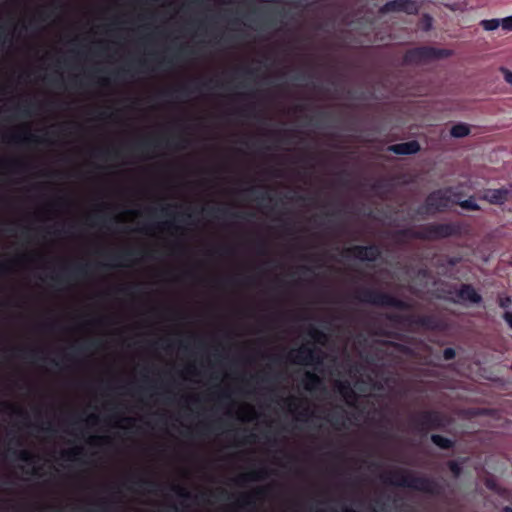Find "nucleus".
Returning a JSON list of instances; mask_svg holds the SVG:
<instances>
[{
  "instance_id": "1",
  "label": "nucleus",
  "mask_w": 512,
  "mask_h": 512,
  "mask_svg": "<svg viewBox=\"0 0 512 512\" xmlns=\"http://www.w3.org/2000/svg\"><path fill=\"white\" fill-rule=\"evenodd\" d=\"M383 482L395 486L409 488L433 496L442 494L443 487L435 479L427 476H416L414 472L405 469L390 471L382 477Z\"/></svg>"
},
{
  "instance_id": "2",
  "label": "nucleus",
  "mask_w": 512,
  "mask_h": 512,
  "mask_svg": "<svg viewBox=\"0 0 512 512\" xmlns=\"http://www.w3.org/2000/svg\"><path fill=\"white\" fill-rule=\"evenodd\" d=\"M461 234L459 223H429L419 230L412 228L400 229L395 232L397 239L440 240Z\"/></svg>"
},
{
  "instance_id": "3",
  "label": "nucleus",
  "mask_w": 512,
  "mask_h": 512,
  "mask_svg": "<svg viewBox=\"0 0 512 512\" xmlns=\"http://www.w3.org/2000/svg\"><path fill=\"white\" fill-rule=\"evenodd\" d=\"M361 302L379 307H392L398 310H409L411 305L395 296L372 288L362 289L357 297Z\"/></svg>"
},
{
  "instance_id": "4",
  "label": "nucleus",
  "mask_w": 512,
  "mask_h": 512,
  "mask_svg": "<svg viewBox=\"0 0 512 512\" xmlns=\"http://www.w3.org/2000/svg\"><path fill=\"white\" fill-rule=\"evenodd\" d=\"M450 192H452L450 187L432 191L426 197L424 205L416 209V214L423 216L444 212L454 200L448 195Z\"/></svg>"
},
{
  "instance_id": "5",
  "label": "nucleus",
  "mask_w": 512,
  "mask_h": 512,
  "mask_svg": "<svg viewBox=\"0 0 512 512\" xmlns=\"http://www.w3.org/2000/svg\"><path fill=\"white\" fill-rule=\"evenodd\" d=\"M452 51L444 48L421 46L406 51L404 62L406 64H420L434 59L448 58Z\"/></svg>"
},
{
  "instance_id": "6",
  "label": "nucleus",
  "mask_w": 512,
  "mask_h": 512,
  "mask_svg": "<svg viewBox=\"0 0 512 512\" xmlns=\"http://www.w3.org/2000/svg\"><path fill=\"white\" fill-rule=\"evenodd\" d=\"M414 428L422 433L429 430H440L446 425L445 416L436 410H424L412 419Z\"/></svg>"
},
{
  "instance_id": "7",
  "label": "nucleus",
  "mask_w": 512,
  "mask_h": 512,
  "mask_svg": "<svg viewBox=\"0 0 512 512\" xmlns=\"http://www.w3.org/2000/svg\"><path fill=\"white\" fill-rule=\"evenodd\" d=\"M288 357L295 364L317 368V366L323 364L324 353L316 347L302 345L298 349L291 351Z\"/></svg>"
},
{
  "instance_id": "8",
  "label": "nucleus",
  "mask_w": 512,
  "mask_h": 512,
  "mask_svg": "<svg viewBox=\"0 0 512 512\" xmlns=\"http://www.w3.org/2000/svg\"><path fill=\"white\" fill-rule=\"evenodd\" d=\"M388 319L397 323H406L410 326L422 327L426 330L434 331L439 329V320L434 315H398L392 314Z\"/></svg>"
},
{
  "instance_id": "9",
  "label": "nucleus",
  "mask_w": 512,
  "mask_h": 512,
  "mask_svg": "<svg viewBox=\"0 0 512 512\" xmlns=\"http://www.w3.org/2000/svg\"><path fill=\"white\" fill-rule=\"evenodd\" d=\"M345 257H354L361 261L375 262L381 256L380 247L376 244L355 245L343 251Z\"/></svg>"
},
{
  "instance_id": "10",
  "label": "nucleus",
  "mask_w": 512,
  "mask_h": 512,
  "mask_svg": "<svg viewBox=\"0 0 512 512\" xmlns=\"http://www.w3.org/2000/svg\"><path fill=\"white\" fill-rule=\"evenodd\" d=\"M384 10L387 12H405L412 15L418 12V7L414 0H391L384 5Z\"/></svg>"
},
{
  "instance_id": "11",
  "label": "nucleus",
  "mask_w": 512,
  "mask_h": 512,
  "mask_svg": "<svg viewBox=\"0 0 512 512\" xmlns=\"http://www.w3.org/2000/svg\"><path fill=\"white\" fill-rule=\"evenodd\" d=\"M267 491L266 487H258L250 493L242 494L237 501V505L241 508L254 509L256 501L262 499L267 494Z\"/></svg>"
},
{
  "instance_id": "12",
  "label": "nucleus",
  "mask_w": 512,
  "mask_h": 512,
  "mask_svg": "<svg viewBox=\"0 0 512 512\" xmlns=\"http://www.w3.org/2000/svg\"><path fill=\"white\" fill-rule=\"evenodd\" d=\"M421 147L418 141L411 140L404 143L393 144L388 147V151L397 155H412L420 151Z\"/></svg>"
},
{
  "instance_id": "13",
  "label": "nucleus",
  "mask_w": 512,
  "mask_h": 512,
  "mask_svg": "<svg viewBox=\"0 0 512 512\" xmlns=\"http://www.w3.org/2000/svg\"><path fill=\"white\" fill-rule=\"evenodd\" d=\"M304 389L308 392H316L324 390L322 378L315 372L306 371L302 380Z\"/></svg>"
},
{
  "instance_id": "14",
  "label": "nucleus",
  "mask_w": 512,
  "mask_h": 512,
  "mask_svg": "<svg viewBox=\"0 0 512 512\" xmlns=\"http://www.w3.org/2000/svg\"><path fill=\"white\" fill-rule=\"evenodd\" d=\"M87 275V265H77L72 270L63 268L60 273L52 277V279L58 283L67 281L70 277H83Z\"/></svg>"
},
{
  "instance_id": "15",
  "label": "nucleus",
  "mask_w": 512,
  "mask_h": 512,
  "mask_svg": "<svg viewBox=\"0 0 512 512\" xmlns=\"http://www.w3.org/2000/svg\"><path fill=\"white\" fill-rule=\"evenodd\" d=\"M457 297L462 301L478 304L482 301L481 295L471 284H462L456 292Z\"/></svg>"
},
{
  "instance_id": "16",
  "label": "nucleus",
  "mask_w": 512,
  "mask_h": 512,
  "mask_svg": "<svg viewBox=\"0 0 512 512\" xmlns=\"http://www.w3.org/2000/svg\"><path fill=\"white\" fill-rule=\"evenodd\" d=\"M269 470L266 467H261L256 470H251L248 473L240 475L236 482L240 486H244L247 482L258 481L266 479L269 476Z\"/></svg>"
},
{
  "instance_id": "17",
  "label": "nucleus",
  "mask_w": 512,
  "mask_h": 512,
  "mask_svg": "<svg viewBox=\"0 0 512 512\" xmlns=\"http://www.w3.org/2000/svg\"><path fill=\"white\" fill-rule=\"evenodd\" d=\"M509 191L506 188L488 189L485 193V199L494 205H501L507 201Z\"/></svg>"
},
{
  "instance_id": "18",
  "label": "nucleus",
  "mask_w": 512,
  "mask_h": 512,
  "mask_svg": "<svg viewBox=\"0 0 512 512\" xmlns=\"http://www.w3.org/2000/svg\"><path fill=\"white\" fill-rule=\"evenodd\" d=\"M8 140H9V142L15 143V144H31V143H39L41 141L39 137H37L36 135L31 134V133L12 134Z\"/></svg>"
},
{
  "instance_id": "19",
  "label": "nucleus",
  "mask_w": 512,
  "mask_h": 512,
  "mask_svg": "<svg viewBox=\"0 0 512 512\" xmlns=\"http://www.w3.org/2000/svg\"><path fill=\"white\" fill-rule=\"evenodd\" d=\"M433 444L443 450H450L454 447L455 442L452 439L439 434H432L430 437Z\"/></svg>"
},
{
  "instance_id": "20",
  "label": "nucleus",
  "mask_w": 512,
  "mask_h": 512,
  "mask_svg": "<svg viewBox=\"0 0 512 512\" xmlns=\"http://www.w3.org/2000/svg\"><path fill=\"white\" fill-rule=\"evenodd\" d=\"M340 411H333L332 413L328 414L327 420L330 422V424L336 428L339 429L340 427L344 426V410L343 408H339Z\"/></svg>"
},
{
  "instance_id": "21",
  "label": "nucleus",
  "mask_w": 512,
  "mask_h": 512,
  "mask_svg": "<svg viewBox=\"0 0 512 512\" xmlns=\"http://www.w3.org/2000/svg\"><path fill=\"white\" fill-rule=\"evenodd\" d=\"M338 392L343 396L348 402L349 400H356V393L351 387V384L348 381L340 382L337 386Z\"/></svg>"
},
{
  "instance_id": "22",
  "label": "nucleus",
  "mask_w": 512,
  "mask_h": 512,
  "mask_svg": "<svg viewBox=\"0 0 512 512\" xmlns=\"http://www.w3.org/2000/svg\"><path fill=\"white\" fill-rule=\"evenodd\" d=\"M453 196H454L453 203L458 204L463 209L470 210V211H478L480 209V206L475 202V200L473 198L459 201L458 193H454Z\"/></svg>"
},
{
  "instance_id": "23",
  "label": "nucleus",
  "mask_w": 512,
  "mask_h": 512,
  "mask_svg": "<svg viewBox=\"0 0 512 512\" xmlns=\"http://www.w3.org/2000/svg\"><path fill=\"white\" fill-rule=\"evenodd\" d=\"M470 133V128L465 123H458L452 126L450 130V134L454 138H463L468 136Z\"/></svg>"
},
{
  "instance_id": "24",
  "label": "nucleus",
  "mask_w": 512,
  "mask_h": 512,
  "mask_svg": "<svg viewBox=\"0 0 512 512\" xmlns=\"http://www.w3.org/2000/svg\"><path fill=\"white\" fill-rule=\"evenodd\" d=\"M156 146H158V141L152 139H144L136 143L134 148L141 152H148Z\"/></svg>"
},
{
  "instance_id": "25",
  "label": "nucleus",
  "mask_w": 512,
  "mask_h": 512,
  "mask_svg": "<svg viewBox=\"0 0 512 512\" xmlns=\"http://www.w3.org/2000/svg\"><path fill=\"white\" fill-rule=\"evenodd\" d=\"M308 335L315 342H318V343H324V341L326 340V334L322 330H320L316 327H310L308 330Z\"/></svg>"
},
{
  "instance_id": "26",
  "label": "nucleus",
  "mask_w": 512,
  "mask_h": 512,
  "mask_svg": "<svg viewBox=\"0 0 512 512\" xmlns=\"http://www.w3.org/2000/svg\"><path fill=\"white\" fill-rule=\"evenodd\" d=\"M12 454L19 460L31 463L34 460V455L30 453L28 450H13Z\"/></svg>"
},
{
  "instance_id": "27",
  "label": "nucleus",
  "mask_w": 512,
  "mask_h": 512,
  "mask_svg": "<svg viewBox=\"0 0 512 512\" xmlns=\"http://www.w3.org/2000/svg\"><path fill=\"white\" fill-rule=\"evenodd\" d=\"M447 466L455 478H458L461 475L462 464L459 463L458 461L450 460L447 462Z\"/></svg>"
},
{
  "instance_id": "28",
  "label": "nucleus",
  "mask_w": 512,
  "mask_h": 512,
  "mask_svg": "<svg viewBox=\"0 0 512 512\" xmlns=\"http://www.w3.org/2000/svg\"><path fill=\"white\" fill-rule=\"evenodd\" d=\"M480 24L484 30L493 31L501 25V22L499 19H488V20H482Z\"/></svg>"
},
{
  "instance_id": "29",
  "label": "nucleus",
  "mask_w": 512,
  "mask_h": 512,
  "mask_svg": "<svg viewBox=\"0 0 512 512\" xmlns=\"http://www.w3.org/2000/svg\"><path fill=\"white\" fill-rule=\"evenodd\" d=\"M83 449L81 447H76L67 451H64L62 453L63 458L69 461H73L76 459V457L80 454H82Z\"/></svg>"
},
{
  "instance_id": "30",
  "label": "nucleus",
  "mask_w": 512,
  "mask_h": 512,
  "mask_svg": "<svg viewBox=\"0 0 512 512\" xmlns=\"http://www.w3.org/2000/svg\"><path fill=\"white\" fill-rule=\"evenodd\" d=\"M136 254H138V251H136L134 249H128V250H125V251H123L121 253L112 255V259L116 260V261H118V260L126 261V260H128V258L130 256H133V255H136Z\"/></svg>"
},
{
  "instance_id": "31",
  "label": "nucleus",
  "mask_w": 512,
  "mask_h": 512,
  "mask_svg": "<svg viewBox=\"0 0 512 512\" xmlns=\"http://www.w3.org/2000/svg\"><path fill=\"white\" fill-rule=\"evenodd\" d=\"M485 485L489 490L496 493H501V487L493 479H487Z\"/></svg>"
},
{
  "instance_id": "32",
  "label": "nucleus",
  "mask_w": 512,
  "mask_h": 512,
  "mask_svg": "<svg viewBox=\"0 0 512 512\" xmlns=\"http://www.w3.org/2000/svg\"><path fill=\"white\" fill-rule=\"evenodd\" d=\"M498 305L503 309L509 308L512 305L511 297H509V296L499 297Z\"/></svg>"
},
{
  "instance_id": "33",
  "label": "nucleus",
  "mask_w": 512,
  "mask_h": 512,
  "mask_svg": "<svg viewBox=\"0 0 512 512\" xmlns=\"http://www.w3.org/2000/svg\"><path fill=\"white\" fill-rule=\"evenodd\" d=\"M456 357L455 349L448 347L443 350V358L446 361L453 360Z\"/></svg>"
},
{
  "instance_id": "34",
  "label": "nucleus",
  "mask_w": 512,
  "mask_h": 512,
  "mask_svg": "<svg viewBox=\"0 0 512 512\" xmlns=\"http://www.w3.org/2000/svg\"><path fill=\"white\" fill-rule=\"evenodd\" d=\"M172 489L177 493L178 496L184 499H190L191 494L180 486H173Z\"/></svg>"
},
{
  "instance_id": "35",
  "label": "nucleus",
  "mask_w": 512,
  "mask_h": 512,
  "mask_svg": "<svg viewBox=\"0 0 512 512\" xmlns=\"http://www.w3.org/2000/svg\"><path fill=\"white\" fill-rule=\"evenodd\" d=\"M18 351L20 352V356L23 357V358L34 359L38 355V351H36V350L27 351V350H24V349H18Z\"/></svg>"
},
{
  "instance_id": "36",
  "label": "nucleus",
  "mask_w": 512,
  "mask_h": 512,
  "mask_svg": "<svg viewBox=\"0 0 512 512\" xmlns=\"http://www.w3.org/2000/svg\"><path fill=\"white\" fill-rule=\"evenodd\" d=\"M501 26L506 31H512V16L500 20Z\"/></svg>"
},
{
  "instance_id": "37",
  "label": "nucleus",
  "mask_w": 512,
  "mask_h": 512,
  "mask_svg": "<svg viewBox=\"0 0 512 512\" xmlns=\"http://www.w3.org/2000/svg\"><path fill=\"white\" fill-rule=\"evenodd\" d=\"M4 405L6 408L12 410L14 413L18 414L19 416L27 418V413L24 410H22L21 408L15 407L8 403H5Z\"/></svg>"
},
{
  "instance_id": "38",
  "label": "nucleus",
  "mask_w": 512,
  "mask_h": 512,
  "mask_svg": "<svg viewBox=\"0 0 512 512\" xmlns=\"http://www.w3.org/2000/svg\"><path fill=\"white\" fill-rule=\"evenodd\" d=\"M501 72L503 74L505 81L507 83H509L510 85H512V72L509 69L504 68V67L501 68Z\"/></svg>"
},
{
  "instance_id": "39",
  "label": "nucleus",
  "mask_w": 512,
  "mask_h": 512,
  "mask_svg": "<svg viewBox=\"0 0 512 512\" xmlns=\"http://www.w3.org/2000/svg\"><path fill=\"white\" fill-rule=\"evenodd\" d=\"M18 109L21 112V116H23V117H29L32 114L31 110H30V105L18 107Z\"/></svg>"
},
{
  "instance_id": "40",
  "label": "nucleus",
  "mask_w": 512,
  "mask_h": 512,
  "mask_svg": "<svg viewBox=\"0 0 512 512\" xmlns=\"http://www.w3.org/2000/svg\"><path fill=\"white\" fill-rule=\"evenodd\" d=\"M215 212H218V213H220V214H221V215H223V216L228 214V210H227V209H220V208H217V209H216V208H210V209L207 211V213H208L209 215H212V216H214V213H215Z\"/></svg>"
},
{
  "instance_id": "41",
  "label": "nucleus",
  "mask_w": 512,
  "mask_h": 512,
  "mask_svg": "<svg viewBox=\"0 0 512 512\" xmlns=\"http://www.w3.org/2000/svg\"><path fill=\"white\" fill-rule=\"evenodd\" d=\"M503 319L506 321L508 326L512 329V312L506 311L503 314Z\"/></svg>"
},
{
  "instance_id": "42",
  "label": "nucleus",
  "mask_w": 512,
  "mask_h": 512,
  "mask_svg": "<svg viewBox=\"0 0 512 512\" xmlns=\"http://www.w3.org/2000/svg\"><path fill=\"white\" fill-rule=\"evenodd\" d=\"M286 403L292 410H295L296 408H298V405L296 404V398H294V397H290V398L286 399Z\"/></svg>"
},
{
  "instance_id": "43",
  "label": "nucleus",
  "mask_w": 512,
  "mask_h": 512,
  "mask_svg": "<svg viewBox=\"0 0 512 512\" xmlns=\"http://www.w3.org/2000/svg\"><path fill=\"white\" fill-rule=\"evenodd\" d=\"M299 416L300 418L299 419H306L310 416V411H309V408L308 407H305L303 408L300 412H299Z\"/></svg>"
},
{
  "instance_id": "44",
  "label": "nucleus",
  "mask_w": 512,
  "mask_h": 512,
  "mask_svg": "<svg viewBox=\"0 0 512 512\" xmlns=\"http://www.w3.org/2000/svg\"><path fill=\"white\" fill-rule=\"evenodd\" d=\"M11 166H13L18 171L25 170V168H26V165H24L23 163H21L19 161L12 162Z\"/></svg>"
},
{
  "instance_id": "45",
  "label": "nucleus",
  "mask_w": 512,
  "mask_h": 512,
  "mask_svg": "<svg viewBox=\"0 0 512 512\" xmlns=\"http://www.w3.org/2000/svg\"><path fill=\"white\" fill-rule=\"evenodd\" d=\"M6 38L5 28L0 27V47L5 44Z\"/></svg>"
},
{
  "instance_id": "46",
  "label": "nucleus",
  "mask_w": 512,
  "mask_h": 512,
  "mask_svg": "<svg viewBox=\"0 0 512 512\" xmlns=\"http://www.w3.org/2000/svg\"><path fill=\"white\" fill-rule=\"evenodd\" d=\"M136 484H138L139 486H143V485H148V486H155V483L154 482H151V481H148V480H145V479H139Z\"/></svg>"
},
{
  "instance_id": "47",
  "label": "nucleus",
  "mask_w": 512,
  "mask_h": 512,
  "mask_svg": "<svg viewBox=\"0 0 512 512\" xmlns=\"http://www.w3.org/2000/svg\"><path fill=\"white\" fill-rule=\"evenodd\" d=\"M98 507L101 511H107L109 509L108 503L106 501L100 502Z\"/></svg>"
},
{
  "instance_id": "48",
  "label": "nucleus",
  "mask_w": 512,
  "mask_h": 512,
  "mask_svg": "<svg viewBox=\"0 0 512 512\" xmlns=\"http://www.w3.org/2000/svg\"><path fill=\"white\" fill-rule=\"evenodd\" d=\"M255 441H256V435L255 434H249L245 438V440H244L245 443H252V442H255Z\"/></svg>"
},
{
  "instance_id": "49",
  "label": "nucleus",
  "mask_w": 512,
  "mask_h": 512,
  "mask_svg": "<svg viewBox=\"0 0 512 512\" xmlns=\"http://www.w3.org/2000/svg\"><path fill=\"white\" fill-rule=\"evenodd\" d=\"M257 246H258V252L260 254L264 253L265 243L262 240L258 242Z\"/></svg>"
},
{
  "instance_id": "50",
  "label": "nucleus",
  "mask_w": 512,
  "mask_h": 512,
  "mask_svg": "<svg viewBox=\"0 0 512 512\" xmlns=\"http://www.w3.org/2000/svg\"><path fill=\"white\" fill-rule=\"evenodd\" d=\"M123 420H124L128 425H130V426L134 425V423H135V421H136L134 418H130V417H128V418H124Z\"/></svg>"
},
{
  "instance_id": "51",
  "label": "nucleus",
  "mask_w": 512,
  "mask_h": 512,
  "mask_svg": "<svg viewBox=\"0 0 512 512\" xmlns=\"http://www.w3.org/2000/svg\"><path fill=\"white\" fill-rule=\"evenodd\" d=\"M110 154L109 150H99L97 156H108Z\"/></svg>"
},
{
  "instance_id": "52",
  "label": "nucleus",
  "mask_w": 512,
  "mask_h": 512,
  "mask_svg": "<svg viewBox=\"0 0 512 512\" xmlns=\"http://www.w3.org/2000/svg\"><path fill=\"white\" fill-rule=\"evenodd\" d=\"M7 268H8L7 264H5V263H0V273H4V272H6V271H7Z\"/></svg>"
},
{
  "instance_id": "53",
  "label": "nucleus",
  "mask_w": 512,
  "mask_h": 512,
  "mask_svg": "<svg viewBox=\"0 0 512 512\" xmlns=\"http://www.w3.org/2000/svg\"><path fill=\"white\" fill-rule=\"evenodd\" d=\"M88 420L95 423L96 421H98V416L95 414H92L89 416Z\"/></svg>"
},
{
  "instance_id": "54",
  "label": "nucleus",
  "mask_w": 512,
  "mask_h": 512,
  "mask_svg": "<svg viewBox=\"0 0 512 512\" xmlns=\"http://www.w3.org/2000/svg\"><path fill=\"white\" fill-rule=\"evenodd\" d=\"M178 92L187 93L188 88L187 86H181L179 89H177Z\"/></svg>"
},
{
  "instance_id": "55",
  "label": "nucleus",
  "mask_w": 512,
  "mask_h": 512,
  "mask_svg": "<svg viewBox=\"0 0 512 512\" xmlns=\"http://www.w3.org/2000/svg\"><path fill=\"white\" fill-rule=\"evenodd\" d=\"M343 512H357V511H356V510H354L353 508H350V507L345 506V507L343 508Z\"/></svg>"
},
{
  "instance_id": "56",
  "label": "nucleus",
  "mask_w": 512,
  "mask_h": 512,
  "mask_svg": "<svg viewBox=\"0 0 512 512\" xmlns=\"http://www.w3.org/2000/svg\"><path fill=\"white\" fill-rule=\"evenodd\" d=\"M500 512H512V508L509 506H505L502 508V510Z\"/></svg>"
},
{
  "instance_id": "57",
  "label": "nucleus",
  "mask_w": 512,
  "mask_h": 512,
  "mask_svg": "<svg viewBox=\"0 0 512 512\" xmlns=\"http://www.w3.org/2000/svg\"><path fill=\"white\" fill-rule=\"evenodd\" d=\"M244 72H245V74H247V75H253V74H254V72H255V70H254V69H245V70H244Z\"/></svg>"
},
{
  "instance_id": "58",
  "label": "nucleus",
  "mask_w": 512,
  "mask_h": 512,
  "mask_svg": "<svg viewBox=\"0 0 512 512\" xmlns=\"http://www.w3.org/2000/svg\"><path fill=\"white\" fill-rule=\"evenodd\" d=\"M161 212H162L163 214H165V215H169V209H168V207H163V208L161 209Z\"/></svg>"
},
{
  "instance_id": "59",
  "label": "nucleus",
  "mask_w": 512,
  "mask_h": 512,
  "mask_svg": "<svg viewBox=\"0 0 512 512\" xmlns=\"http://www.w3.org/2000/svg\"><path fill=\"white\" fill-rule=\"evenodd\" d=\"M99 439H100V437L93 436V437L90 438V443L94 444Z\"/></svg>"
},
{
  "instance_id": "60",
  "label": "nucleus",
  "mask_w": 512,
  "mask_h": 512,
  "mask_svg": "<svg viewBox=\"0 0 512 512\" xmlns=\"http://www.w3.org/2000/svg\"><path fill=\"white\" fill-rule=\"evenodd\" d=\"M164 226L168 227V228H172L174 227L173 223L172 222H165L163 223Z\"/></svg>"
},
{
  "instance_id": "61",
  "label": "nucleus",
  "mask_w": 512,
  "mask_h": 512,
  "mask_svg": "<svg viewBox=\"0 0 512 512\" xmlns=\"http://www.w3.org/2000/svg\"><path fill=\"white\" fill-rule=\"evenodd\" d=\"M231 216L237 217V218H243V215L239 214V213H232Z\"/></svg>"
},
{
  "instance_id": "62",
  "label": "nucleus",
  "mask_w": 512,
  "mask_h": 512,
  "mask_svg": "<svg viewBox=\"0 0 512 512\" xmlns=\"http://www.w3.org/2000/svg\"><path fill=\"white\" fill-rule=\"evenodd\" d=\"M303 78H304V75H302V74H298L295 76L296 80H302Z\"/></svg>"
},
{
  "instance_id": "63",
  "label": "nucleus",
  "mask_w": 512,
  "mask_h": 512,
  "mask_svg": "<svg viewBox=\"0 0 512 512\" xmlns=\"http://www.w3.org/2000/svg\"><path fill=\"white\" fill-rule=\"evenodd\" d=\"M268 198H269V197H268V195H267V194H264V193H262V194L260 195V197H259V199H262V200H263V199H268Z\"/></svg>"
},
{
  "instance_id": "64",
  "label": "nucleus",
  "mask_w": 512,
  "mask_h": 512,
  "mask_svg": "<svg viewBox=\"0 0 512 512\" xmlns=\"http://www.w3.org/2000/svg\"><path fill=\"white\" fill-rule=\"evenodd\" d=\"M184 52H186V50H185L183 47L179 48V50H178V53H179V54H182V53H184Z\"/></svg>"
}]
</instances>
